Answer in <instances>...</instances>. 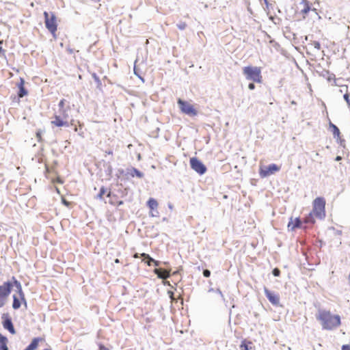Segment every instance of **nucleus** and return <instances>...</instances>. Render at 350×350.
I'll list each match as a JSON object with an SVG mask.
<instances>
[{"label": "nucleus", "mask_w": 350, "mask_h": 350, "mask_svg": "<svg viewBox=\"0 0 350 350\" xmlns=\"http://www.w3.org/2000/svg\"><path fill=\"white\" fill-rule=\"evenodd\" d=\"M309 10H310V6L308 4H304V8L301 10V12L304 14H306L309 12Z\"/></svg>", "instance_id": "obj_29"}, {"label": "nucleus", "mask_w": 350, "mask_h": 350, "mask_svg": "<svg viewBox=\"0 0 350 350\" xmlns=\"http://www.w3.org/2000/svg\"><path fill=\"white\" fill-rule=\"evenodd\" d=\"M306 228V227L302 226V221H301L299 217H296L295 219H293V218L290 219V221L288 224V228L290 230L293 231L296 228Z\"/></svg>", "instance_id": "obj_13"}, {"label": "nucleus", "mask_w": 350, "mask_h": 350, "mask_svg": "<svg viewBox=\"0 0 350 350\" xmlns=\"http://www.w3.org/2000/svg\"><path fill=\"white\" fill-rule=\"evenodd\" d=\"M62 202L66 206H69L70 205V202L67 201L65 198L62 199Z\"/></svg>", "instance_id": "obj_34"}, {"label": "nucleus", "mask_w": 350, "mask_h": 350, "mask_svg": "<svg viewBox=\"0 0 350 350\" xmlns=\"http://www.w3.org/2000/svg\"><path fill=\"white\" fill-rule=\"evenodd\" d=\"M106 195L107 197H111V190L110 189H108L107 188L105 187H101L100 189V191L97 195V198L100 199V200H103V196Z\"/></svg>", "instance_id": "obj_21"}, {"label": "nucleus", "mask_w": 350, "mask_h": 350, "mask_svg": "<svg viewBox=\"0 0 350 350\" xmlns=\"http://www.w3.org/2000/svg\"><path fill=\"white\" fill-rule=\"evenodd\" d=\"M12 287V284L10 282H5L3 284H0V306L5 304Z\"/></svg>", "instance_id": "obj_8"}, {"label": "nucleus", "mask_w": 350, "mask_h": 350, "mask_svg": "<svg viewBox=\"0 0 350 350\" xmlns=\"http://www.w3.org/2000/svg\"><path fill=\"white\" fill-rule=\"evenodd\" d=\"M315 317L320 322L323 330H333L341 325V317L339 314H332L329 310L321 308H319Z\"/></svg>", "instance_id": "obj_1"}, {"label": "nucleus", "mask_w": 350, "mask_h": 350, "mask_svg": "<svg viewBox=\"0 0 350 350\" xmlns=\"http://www.w3.org/2000/svg\"><path fill=\"white\" fill-rule=\"evenodd\" d=\"M78 127L75 126L74 131L75 132H79L83 127V124L81 123L79 121H77Z\"/></svg>", "instance_id": "obj_25"}, {"label": "nucleus", "mask_w": 350, "mask_h": 350, "mask_svg": "<svg viewBox=\"0 0 350 350\" xmlns=\"http://www.w3.org/2000/svg\"><path fill=\"white\" fill-rule=\"evenodd\" d=\"M43 350H53L51 348H46V349H44Z\"/></svg>", "instance_id": "obj_43"}, {"label": "nucleus", "mask_w": 350, "mask_h": 350, "mask_svg": "<svg viewBox=\"0 0 350 350\" xmlns=\"http://www.w3.org/2000/svg\"><path fill=\"white\" fill-rule=\"evenodd\" d=\"M265 293L267 297V298L269 300L271 304L273 305H278L280 302V296L278 294L271 292L269 291L268 289H265Z\"/></svg>", "instance_id": "obj_12"}, {"label": "nucleus", "mask_w": 350, "mask_h": 350, "mask_svg": "<svg viewBox=\"0 0 350 350\" xmlns=\"http://www.w3.org/2000/svg\"><path fill=\"white\" fill-rule=\"evenodd\" d=\"M248 88L250 90H254L255 88V85L253 83H250L249 85H248Z\"/></svg>", "instance_id": "obj_37"}, {"label": "nucleus", "mask_w": 350, "mask_h": 350, "mask_svg": "<svg viewBox=\"0 0 350 350\" xmlns=\"http://www.w3.org/2000/svg\"><path fill=\"white\" fill-rule=\"evenodd\" d=\"M54 182H57L59 184H62L63 183V181L62 180L59 178V177H57L55 180H54Z\"/></svg>", "instance_id": "obj_38"}, {"label": "nucleus", "mask_w": 350, "mask_h": 350, "mask_svg": "<svg viewBox=\"0 0 350 350\" xmlns=\"http://www.w3.org/2000/svg\"><path fill=\"white\" fill-rule=\"evenodd\" d=\"M8 342V338L0 332V350H9Z\"/></svg>", "instance_id": "obj_22"}, {"label": "nucleus", "mask_w": 350, "mask_h": 350, "mask_svg": "<svg viewBox=\"0 0 350 350\" xmlns=\"http://www.w3.org/2000/svg\"><path fill=\"white\" fill-rule=\"evenodd\" d=\"M189 163L191 169L200 175H202L206 172V167L198 158L191 157Z\"/></svg>", "instance_id": "obj_9"}, {"label": "nucleus", "mask_w": 350, "mask_h": 350, "mask_svg": "<svg viewBox=\"0 0 350 350\" xmlns=\"http://www.w3.org/2000/svg\"><path fill=\"white\" fill-rule=\"evenodd\" d=\"M98 350H111L109 348L106 347L103 343L99 342L98 344Z\"/></svg>", "instance_id": "obj_27"}, {"label": "nucleus", "mask_w": 350, "mask_h": 350, "mask_svg": "<svg viewBox=\"0 0 350 350\" xmlns=\"http://www.w3.org/2000/svg\"><path fill=\"white\" fill-rule=\"evenodd\" d=\"M329 126L332 132L334 138H335L337 141H340L341 142L342 139L339 129L331 122H329Z\"/></svg>", "instance_id": "obj_17"}, {"label": "nucleus", "mask_w": 350, "mask_h": 350, "mask_svg": "<svg viewBox=\"0 0 350 350\" xmlns=\"http://www.w3.org/2000/svg\"><path fill=\"white\" fill-rule=\"evenodd\" d=\"M137 175L138 176L141 177V174H140V172H137Z\"/></svg>", "instance_id": "obj_45"}, {"label": "nucleus", "mask_w": 350, "mask_h": 350, "mask_svg": "<svg viewBox=\"0 0 350 350\" xmlns=\"http://www.w3.org/2000/svg\"><path fill=\"white\" fill-rule=\"evenodd\" d=\"M177 26H178L179 29L183 30L187 27V25H186V23L185 22H182V23L178 24Z\"/></svg>", "instance_id": "obj_28"}, {"label": "nucleus", "mask_w": 350, "mask_h": 350, "mask_svg": "<svg viewBox=\"0 0 350 350\" xmlns=\"http://www.w3.org/2000/svg\"><path fill=\"white\" fill-rule=\"evenodd\" d=\"M43 340H44V338L40 336L34 337L23 350H36L39 345V342Z\"/></svg>", "instance_id": "obj_15"}, {"label": "nucleus", "mask_w": 350, "mask_h": 350, "mask_svg": "<svg viewBox=\"0 0 350 350\" xmlns=\"http://www.w3.org/2000/svg\"><path fill=\"white\" fill-rule=\"evenodd\" d=\"M340 157H338L336 158V160H340Z\"/></svg>", "instance_id": "obj_48"}, {"label": "nucleus", "mask_w": 350, "mask_h": 350, "mask_svg": "<svg viewBox=\"0 0 350 350\" xmlns=\"http://www.w3.org/2000/svg\"><path fill=\"white\" fill-rule=\"evenodd\" d=\"M17 87L18 88V98H23L28 94V91L25 88V80L23 78H20V82L18 83Z\"/></svg>", "instance_id": "obj_16"}, {"label": "nucleus", "mask_w": 350, "mask_h": 350, "mask_svg": "<svg viewBox=\"0 0 350 350\" xmlns=\"http://www.w3.org/2000/svg\"><path fill=\"white\" fill-rule=\"evenodd\" d=\"M2 325L5 329H7L10 334H16V329L12 323V318L8 313H3L1 317Z\"/></svg>", "instance_id": "obj_11"}, {"label": "nucleus", "mask_w": 350, "mask_h": 350, "mask_svg": "<svg viewBox=\"0 0 350 350\" xmlns=\"http://www.w3.org/2000/svg\"><path fill=\"white\" fill-rule=\"evenodd\" d=\"M243 73L247 80L260 83L262 81L261 68L257 66H245L243 68Z\"/></svg>", "instance_id": "obj_4"}, {"label": "nucleus", "mask_w": 350, "mask_h": 350, "mask_svg": "<svg viewBox=\"0 0 350 350\" xmlns=\"http://www.w3.org/2000/svg\"><path fill=\"white\" fill-rule=\"evenodd\" d=\"M325 199L323 197H317L312 202V210L304 219V224H314L316 219H323L325 217Z\"/></svg>", "instance_id": "obj_2"}, {"label": "nucleus", "mask_w": 350, "mask_h": 350, "mask_svg": "<svg viewBox=\"0 0 350 350\" xmlns=\"http://www.w3.org/2000/svg\"><path fill=\"white\" fill-rule=\"evenodd\" d=\"M105 156L107 155H113V150L109 149L105 151Z\"/></svg>", "instance_id": "obj_36"}, {"label": "nucleus", "mask_w": 350, "mask_h": 350, "mask_svg": "<svg viewBox=\"0 0 350 350\" xmlns=\"http://www.w3.org/2000/svg\"><path fill=\"white\" fill-rule=\"evenodd\" d=\"M280 170V167L276 164H271L268 166H260L259 174L261 178L267 177Z\"/></svg>", "instance_id": "obj_10"}, {"label": "nucleus", "mask_w": 350, "mask_h": 350, "mask_svg": "<svg viewBox=\"0 0 350 350\" xmlns=\"http://www.w3.org/2000/svg\"><path fill=\"white\" fill-rule=\"evenodd\" d=\"M115 262H116V263H119V262H120L119 259H118V258H116V259L115 260Z\"/></svg>", "instance_id": "obj_41"}, {"label": "nucleus", "mask_w": 350, "mask_h": 350, "mask_svg": "<svg viewBox=\"0 0 350 350\" xmlns=\"http://www.w3.org/2000/svg\"><path fill=\"white\" fill-rule=\"evenodd\" d=\"M154 272L157 275L159 278L167 279L170 277V272L163 269H155Z\"/></svg>", "instance_id": "obj_20"}, {"label": "nucleus", "mask_w": 350, "mask_h": 350, "mask_svg": "<svg viewBox=\"0 0 350 350\" xmlns=\"http://www.w3.org/2000/svg\"><path fill=\"white\" fill-rule=\"evenodd\" d=\"M92 76L93 79H94V81H96V83L97 84V87L98 88H100L101 85H102V83H101V81L99 79L98 76L96 73H92Z\"/></svg>", "instance_id": "obj_24"}, {"label": "nucleus", "mask_w": 350, "mask_h": 350, "mask_svg": "<svg viewBox=\"0 0 350 350\" xmlns=\"http://www.w3.org/2000/svg\"><path fill=\"white\" fill-rule=\"evenodd\" d=\"M273 274L274 276H279L280 275V271L278 268H275L273 270Z\"/></svg>", "instance_id": "obj_31"}, {"label": "nucleus", "mask_w": 350, "mask_h": 350, "mask_svg": "<svg viewBox=\"0 0 350 350\" xmlns=\"http://www.w3.org/2000/svg\"><path fill=\"white\" fill-rule=\"evenodd\" d=\"M180 304H183V299H180Z\"/></svg>", "instance_id": "obj_42"}, {"label": "nucleus", "mask_w": 350, "mask_h": 350, "mask_svg": "<svg viewBox=\"0 0 350 350\" xmlns=\"http://www.w3.org/2000/svg\"><path fill=\"white\" fill-rule=\"evenodd\" d=\"M177 103L183 113L189 116H196L198 114V110L195 108L194 105L189 102L178 98Z\"/></svg>", "instance_id": "obj_6"}, {"label": "nucleus", "mask_w": 350, "mask_h": 350, "mask_svg": "<svg viewBox=\"0 0 350 350\" xmlns=\"http://www.w3.org/2000/svg\"><path fill=\"white\" fill-rule=\"evenodd\" d=\"M59 115H54L53 120L51 122V124L55 127H67L70 124L74 125V120H71L70 123L68 122V111L70 110V103L68 100L63 98L60 100L59 104Z\"/></svg>", "instance_id": "obj_3"}, {"label": "nucleus", "mask_w": 350, "mask_h": 350, "mask_svg": "<svg viewBox=\"0 0 350 350\" xmlns=\"http://www.w3.org/2000/svg\"><path fill=\"white\" fill-rule=\"evenodd\" d=\"M79 134L80 135H81V136H83V132H82V133H79Z\"/></svg>", "instance_id": "obj_47"}, {"label": "nucleus", "mask_w": 350, "mask_h": 350, "mask_svg": "<svg viewBox=\"0 0 350 350\" xmlns=\"http://www.w3.org/2000/svg\"><path fill=\"white\" fill-rule=\"evenodd\" d=\"M36 137L38 142L42 141L41 131L39 130L36 132Z\"/></svg>", "instance_id": "obj_32"}, {"label": "nucleus", "mask_w": 350, "mask_h": 350, "mask_svg": "<svg viewBox=\"0 0 350 350\" xmlns=\"http://www.w3.org/2000/svg\"><path fill=\"white\" fill-rule=\"evenodd\" d=\"M13 279L14 280V284L17 286L18 291L13 295L14 300L12 306H21L23 305L26 306V301L24 294L22 291L21 285L17 280H15L14 278H13Z\"/></svg>", "instance_id": "obj_7"}, {"label": "nucleus", "mask_w": 350, "mask_h": 350, "mask_svg": "<svg viewBox=\"0 0 350 350\" xmlns=\"http://www.w3.org/2000/svg\"><path fill=\"white\" fill-rule=\"evenodd\" d=\"M239 348L241 350H252L254 346L252 341L245 338L241 340Z\"/></svg>", "instance_id": "obj_18"}, {"label": "nucleus", "mask_w": 350, "mask_h": 350, "mask_svg": "<svg viewBox=\"0 0 350 350\" xmlns=\"http://www.w3.org/2000/svg\"><path fill=\"white\" fill-rule=\"evenodd\" d=\"M203 275H204V277L208 278L210 276V275H211V272H210L209 270L205 269L203 271Z\"/></svg>", "instance_id": "obj_33"}, {"label": "nucleus", "mask_w": 350, "mask_h": 350, "mask_svg": "<svg viewBox=\"0 0 350 350\" xmlns=\"http://www.w3.org/2000/svg\"><path fill=\"white\" fill-rule=\"evenodd\" d=\"M174 308H172V307H170V311L172 310V309H174Z\"/></svg>", "instance_id": "obj_50"}, {"label": "nucleus", "mask_w": 350, "mask_h": 350, "mask_svg": "<svg viewBox=\"0 0 350 350\" xmlns=\"http://www.w3.org/2000/svg\"><path fill=\"white\" fill-rule=\"evenodd\" d=\"M44 23L46 28L53 35V38H56V32L57 30V18L53 12L50 14L47 12H44Z\"/></svg>", "instance_id": "obj_5"}, {"label": "nucleus", "mask_w": 350, "mask_h": 350, "mask_svg": "<svg viewBox=\"0 0 350 350\" xmlns=\"http://www.w3.org/2000/svg\"><path fill=\"white\" fill-rule=\"evenodd\" d=\"M142 257H144L143 260L148 265L150 266L152 262L154 263V266H159V262L152 258L148 254L142 253L140 254Z\"/></svg>", "instance_id": "obj_19"}, {"label": "nucleus", "mask_w": 350, "mask_h": 350, "mask_svg": "<svg viewBox=\"0 0 350 350\" xmlns=\"http://www.w3.org/2000/svg\"><path fill=\"white\" fill-rule=\"evenodd\" d=\"M341 350H350V345H343L341 347Z\"/></svg>", "instance_id": "obj_35"}, {"label": "nucleus", "mask_w": 350, "mask_h": 350, "mask_svg": "<svg viewBox=\"0 0 350 350\" xmlns=\"http://www.w3.org/2000/svg\"><path fill=\"white\" fill-rule=\"evenodd\" d=\"M133 257L135 258H139V254L137 253H136V254H134Z\"/></svg>", "instance_id": "obj_40"}, {"label": "nucleus", "mask_w": 350, "mask_h": 350, "mask_svg": "<svg viewBox=\"0 0 350 350\" xmlns=\"http://www.w3.org/2000/svg\"><path fill=\"white\" fill-rule=\"evenodd\" d=\"M344 99L346 100V102L348 105V107H350V99H349V96L348 94H345L344 95Z\"/></svg>", "instance_id": "obj_30"}, {"label": "nucleus", "mask_w": 350, "mask_h": 350, "mask_svg": "<svg viewBox=\"0 0 350 350\" xmlns=\"http://www.w3.org/2000/svg\"><path fill=\"white\" fill-rule=\"evenodd\" d=\"M109 198H110L109 202L112 205L120 206L123 204V202L122 200H119L116 195L111 194V197Z\"/></svg>", "instance_id": "obj_23"}, {"label": "nucleus", "mask_w": 350, "mask_h": 350, "mask_svg": "<svg viewBox=\"0 0 350 350\" xmlns=\"http://www.w3.org/2000/svg\"><path fill=\"white\" fill-rule=\"evenodd\" d=\"M56 189V191H57L58 193H59V189H58L57 187H56V189Z\"/></svg>", "instance_id": "obj_44"}, {"label": "nucleus", "mask_w": 350, "mask_h": 350, "mask_svg": "<svg viewBox=\"0 0 350 350\" xmlns=\"http://www.w3.org/2000/svg\"><path fill=\"white\" fill-rule=\"evenodd\" d=\"M254 314L255 317H257V314L255 312H254Z\"/></svg>", "instance_id": "obj_49"}, {"label": "nucleus", "mask_w": 350, "mask_h": 350, "mask_svg": "<svg viewBox=\"0 0 350 350\" xmlns=\"http://www.w3.org/2000/svg\"><path fill=\"white\" fill-rule=\"evenodd\" d=\"M314 46H315L316 48H317L318 49H320V44H319V42H314Z\"/></svg>", "instance_id": "obj_39"}, {"label": "nucleus", "mask_w": 350, "mask_h": 350, "mask_svg": "<svg viewBox=\"0 0 350 350\" xmlns=\"http://www.w3.org/2000/svg\"><path fill=\"white\" fill-rule=\"evenodd\" d=\"M2 43H3V41L0 40V56L5 57V51L1 46Z\"/></svg>", "instance_id": "obj_26"}, {"label": "nucleus", "mask_w": 350, "mask_h": 350, "mask_svg": "<svg viewBox=\"0 0 350 350\" xmlns=\"http://www.w3.org/2000/svg\"><path fill=\"white\" fill-rule=\"evenodd\" d=\"M125 308H121L120 309H119V312L122 311L123 309H124Z\"/></svg>", "instance_id": "obj_46"}, {"label": "nucleus", "mask_w": 350, "mask_h": 350, "mask_svg": "<svg viewBox=\"0 0 350 350\" xmlns=\"http://www.w3.org/2000/svg\"><path fill=\"white\" fill-rule=\"evenodd\" d=\"M147 205L150 210V213L152 216H157L158 214V211H157L159 203L154 198H150L147 202Z\"/></svg>", "instance_id": "obj_14"}]
</instances>
